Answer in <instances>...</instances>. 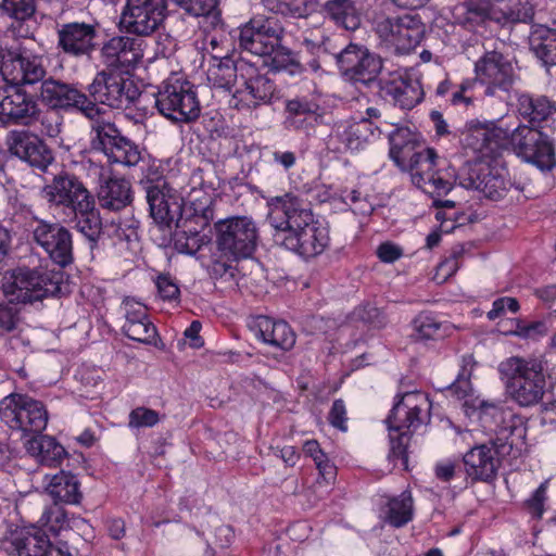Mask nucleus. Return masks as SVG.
Instances as JSON below:
<instances>
[{
    "label": "nucleus",
    "instance_id": "f257e3e1",
    "mask_svg": "<svg viewBox=\"0 0 556 556\" xmlns=\"http://www.w3.org/2000/svg\"><path fill=\"white\" fill-rule=\"evenodd\" d=\"M63 273L48 268H16L5 271L0 290L9 303L0 302V338L12 349L29 343L25 334L26 323L12 303L28 304L61 292Z\"/></svg>",
    "mask_w": 556,
    "mask_h": 556
},
{
    "label": "nucleus",
    "instance_id": "f03ea898",
    "mask_svg": "<svg viewBox=\"0 0 556 556\" xmlns=\"http://www.w3.org/2000/svg\"><path fill=\"white\" fill-rule=\"evenodd\" d=\"M267 204V218L277 245L306 260L323 254L329 247L328 226L315 219L300 197L289 192L270 198Z\"/></svg>",
    "mask_w": 556,
    "mask_h": 556
},
{
    "label": "nucleus",
    "instance_id": "7ed1b4c3",
    "mask_svg": "<svg viewBox=\"0 0 556 556\" xmlns=\"http://www.w3.org/2000/svg\"><path fill=\"white\" fill-rule=\"evenodd\" d=\"M476 364L472 355L462 358L460 369L454 380V397L459 401L460 410L466 417L477 416L485 428L495 432L492 444L497 446L498 452L510 454L517 444L515 437L525 438L526 428L521 418L503 403L484 401L475 395L470 379Z\"/></svg>",
    "mask_w": 556,
    "mask_h": 556
},
{
    "label": "nucleus",
    "instance_id": "20e7f679",
    "mask_svg": "<svg viewBox=\"0 0 556 556\" xmlns=\"http://www.w3.org/2000/svg\"><path fill=\"white\" fill-rule=\"evenodd\" d=\"M476 126L468 129L465 143L478 155L473 161L466 162L454 176V185L479 190L490 200L498 201L515 190L522 192L525 185L513 180L509 176L503 152L490 140L476 138Z\"/></svg>",
    "mask_w": 556,
    "mask_h": 556
},
{
    "label": "nucleus",
    "instance_id": "39448f33",
    "mask_svg": "<svg viewBox=\"0 0 556 556\" xmlns=\"http://www.w3.org/2000/svg\"><path fill=\"white\" fill-rule=\"evenodd\" d=\"M39 195L50 208L67 213L75 228L90 242H97L102 222L92 194L78 176L61 170L40 189Z\"/></svg>",
    "mask_w": 556,
    "mask_h": 556
},
{
    "label": "nucleus",
    "instance_id": "423d86ee",
    "mask_svg": "<svg viewBox=\"0 0 556 556\" xmlns=\"http://www.w3.org/2000/svg\"><path fill=\"white\" fill-rule=\"evenodd\" d=\"M475 137L492 141L503 153L510 147L519 159L542 172H549L556 166L553 140L543 131L528 125L510 127L504 125L502 119L497 124L488 122L476 125Z\"/></svg>",
    "mask_w": 556,
    "mask_h": 556
},
{
    "label": "nucleus",
    "instance_id": "0eeeda50",
    "mask_svg": "<svg viewBox=\"0 0 556 556\" xmlns=\"http://www.w3.org/2000/svg\"><path fill=\"white\" fill-rule=\"evenodd\" d=\"M390 157L410 174L413 184L431 193L442 194L450 190V182L438 172V154L434 149L422 148L417 135L407 127H396L389 135Z\"/></svg>",
    "mask_w": 556,
    "mask_h": 556
},
{
    "label": "nucleus",
    "instance_id": "6e6552de",
    "mask_svg": "<svg viewBox=\"0 0 556 556\" xmlns=\"http://www.w3.org/2000/svg\"><path fill=\"white\" fill-rule=\"evenodd\" d=\"M545 365L541 356H511L500 363L498 371L506 379L507 392L519 406L542 403L546 392Z\"/></svg>",
    "mask_w": 556,
    "mask_h": 556
},
{
    "label": "nucleus",
    "instance_id": "1a4fd4ad",
    "mask_svg": "<svg viewBox=\"0 0 556 556\" xmlns=\"http://www.w3.org/2000/svg\"><path fill=\"white\" fill-rule=\"evenodd\" d=\"M430 407L431 403L426 394L408 392L395 402L386 419L390 439L389 457L400 460L404 469L408 468L407 447L410 434L424 422L421 413Z\"/></svg>",
    "mask_w": 556,
    "mask_h": 556
},
{
    "label": "nucleus",
    "instance_id": "9d476101",
    "mask_svg": "<svg viewBox=\"0 0 556 556\" xmlns=\"http://www.w3.org/2000/svg\"><path fill=\"white\" fill-rule=\"evenodd\" d=\"M155 108L167 119L175 123H191L199 118L201 104L197 87L186 78L170 76L155 93Z\"/></svg>",
    "mask_w": 556,
    "mask_h": 556
},
{
    "label": "nucleus",
    "instance_id": "9b49d317",
    "mask_svg": "<svg viewBox=\"0 0 556 556\" xmlns=\"http://www.w3.org/2000/svg\"><path fill=\"white\" fill-rule=\"evenodd\" d=\"M90 149L102 153L110 164L127 167L137 166L144 161V152L137 143L125 137L117 126L97 117L90 126Z\"/></svg>",
    "mask_w": 556,
    "mask_h": 556
},
{
    "label": "nucleus",
    "instance_id": "f8f14e48",
    "mask_svg": "<svg viewBox=\"0 0 556 556\" xmlns=\"http://www.w3.org/2000/svg\"><path fill=\"white\" fill-rule=\"evenodd\" d=\"M90 149L102 153L110 164L127 167L137 166L144 161V152L137 143L125 137L117 126L97 117L90 126Z\"/></svg>",
    "mask_w": 556,
    "mask_h": 556
},
{
    "label": "nucleus",
    "instance_id": "ddd939ff",
    "mask_svg": "<svg viewBox=\"0 0 556 556\" xmlns=\"http://www.w3.org/2000/svg\"><path fill=\"white\" fill-rule=\"evenodd\" d=\"M215 243L227 260L239 261L252 256L257 247L258 229L248 216H232L215 223Z\"/></svg>",
    "mask_w": 556,
    "mask_h": 556
},
{
    "label": "nucleus",
    "instance_id": "4468645a",
    "mask_svg": "<svg viewBox=\"0 0 556 556\" xmlns=\"http://www.w3.org/2000/svg\"><path fill=\"white\" fill-rule=\"evenodd\" d=\"M239 73L238 84L228 100L229 108L251 112L271 103L276 85L266 73L251 62L241 65Z\"/></svg>",
    "mask_w": 556,
    "mask_h": 556
},
{
    "label": "nucleus",
    "instance_id": "2eb2a0df",
    "mask_svg": "<svg viewBox=\"0 0 556 556\" xmlns=\"http://www.w3.org/2000/svg\"><path fill=\"white\" fill-rule=\"evenodd\" d=\"M140 94L132 80L109 68L98 72L87 86V97L96 108L102 104L112 109H127Z\"/></svg>",
    "mask_w": 556,
    "mask_h": 556
},
{
    "label": "nucleus",
    "instance_id": "dca6fc26",
    "mask_svg": "<svg viewBox=\"0 0 556 556\" xmlns=\"http://www.w3.org/2000/svg\"><path fill=\"white\" fill-rule=\"evenodd\" d=\"M39 96L42 103L50 109L66 113H78L91 123L97 117L104 115V110L96 108L94 103L89 101L87 92L79 89L76 84L48 77L42 81Z\"/></svg>",
    "mask_w": 556,
    "mask_h": 556
},
{
    "label": "nucleus",
    "instance_id": "f3484780",
    "mask_svg": "<svg viewBox=\"0 0 556 556\" xmlns=\"http://www.w3.org/2000/svg\"><path fill=\"white\" fill-rule=\"evenodd\" d=\"M374 29L397 54L412 52L421 42L426 33V26L417 14L378 17Z\"/></svg>",
    "mask_w": 556,
    "mask_h": 556
},
{
    "label": "nucleus",
    "instance_id": "a211bd4d",
    "mask_svg": "<svg viewBox=\"0 0 556 556\" xmlns=\"http://www.w3.org/2000/svg\"><path fill=\"white\" fill-rule=\"evenodd\" d=\"M341 76L354 85L369 87L378 85L382 71V59L366 46L350 42L341 51L333 53Z\"/></svg>",
    "mask_w": 556,
    "mask_h": 556
},
{
    "label": "nucleus",
    "instance_id": "6ab92c4d",
    "mask_svg": "<svg viewBox=\"0 0 556 556\" xmlns=\"http://www.w3.org/2000/svg\"><path fill=\"white\" fill-rule=\"evenodd\" d=\"M0 419L11 429L41 433L48 424V412L42 402L26 394L11 393L0 402Z\"/></svg>",
    "mask_w": 556,
    "mask_h": 556
},
{
    "label": "nucleus",
    "instance_id": "aec40b11",
    "mask_svg": "<svg viewBox=\"0 0 556 556\" xmlns=\"http://www.w3.org/2000/svg\"><path fill=\"white\" fill-rule=\"evenodd\" d=\"M33 243L42 249L53 264L64 268L74 262L73 236L59 222L33 217L29 224Z\"/></svg>",
    "mask_w": 556,
    "mask_h": 556
},
{
    "label": "nucleus",
    "instance_id": "412c9836",
    "mask_svg": "<svg viewBox=\"0 0 556 556\" xmlns=\"http://www.w3.org/2000/svg\"><path fill=\"white\" fill-rule=\"evenodd\" d=\"M213 201L210 197L192 201L189 210L192 213L177 224L173 233V244L177 252L194 255L206 242L202 231L210 225L214 217Z\"/></svg>",
    "mask_w": 556,
    "mask_h": 556
},
{
    "label": "nucleus",
    "instance_id": "4be33fe9",
    "mask_svg": "<svg viewBox=\"0 0 556 556\" xmlns=\"http://www.w3.org/2000/svg\"><path fill=\"white\" fill-rule=\"evenodd\" d=\"M166 0H126L119 25L127 34L150 36L166 17Z\"/></svg>",
    "mask_w": 556,
    "mask_h": 556
},
{
    "label": "nucleus",
    "instance_id": "5701e85b",
    "mask_svg": "<svg viewBox=\"0 0 556 556\" xmlns=\"http://www.w3.org/2000/svg\"><path fill=\"white\" fill-rule=\"evenodd\" d=\"M475 73L476 79L485 86L484 94L488 97L508 94L516 79L511 61L496 50L486 51L475 63Z\"/></svg>",
    "mask_w": 556,
    "mask_h": 556
},
{
    "label": "nucleus",
    "instance_id": "b1692460",
    "mask_svg": "<svg viewBox=\"0 0 556 556\" xmlns=\"http://www.w3.org/2000/svg\"><path fill=\"white\" fill-rule=\"evenodd\" d=\"M285 29L273 17L256 16L239 28L238 41L241 49L266 56L282 41Z\"/></svg>",
    "mask_w": 556,
    "mask_h": 556
},
{
    "label": "nucleus",
    "instance_id": "393cba45",
    "mask_svg": "<svg viewBox=\"0 0 556 556\" xmlns=\"http://www.w3.org/2000/svg\"><path fill=\"white\" fill-rule=\"evenodd\" d=\"M99 24L70 22L62 24L56 31V47L72 58H90L99 47Z\"/></svg>",
    "mask_w": 556,
    "mask_h": 556
},
{
    "label": "nucleus",
    "instance_id": "a878e982",
    "mask_svg": "<svg viewBox=\"0 0 556 556\" xmlns=\"http://www.w3.org/2000/svg\"><path fill=\"white\" fill-rule=\"evenodd\" d=\"M47 68L42 55L27 49L9 51L4 62V79L18 87L33 86L41 83L47 77Z\"/></svg>",
    "mask_w": 556,
    "mask_h": 556
},
{
    "label": "nucleus",
    "instance_id": "bb28decb",
    "mask_svg": "<svg viewBox=\"0 0 556 556\" xmlns=\"http://www.w3.org/2000/svg\"><path fill=\"white\" fill-rule=\"evenodd\" d=\"M36 96L28 93L23 87L11 85L0 88V122L8 125L31 127L37 114Z\"/></svg>",
    "mask_w": 556,
    "mask_h": 556
},
{
    "label": "nucleus",
    "instance_id": "cd10ccee",
    "mask_svg": "<svg viewBox=\"0 0 556 556\" xmlns=\"http://www.w3.org/2000/svg\"><path fill=\"white\" fill-rule=\"evenodd\" d=\"M144 193L150 216L161 228L170 229L181 220L185 212L184 199L170 185L150 187Z\"/></svg>",
    "mask_w": 556,
    "mask_h": 556
},
{
    "label": "nucleus",
    "instance_id": "c85d7f7f",
    "mask_svg": "<svg viewBox=\"0 0 556 556\" xmlns=\"http://www.w3.org/2000/svg\"><path fill=\"white\" fill-rule=\"evenodd\" d=\"M7 144L12 155L41 172H46L54 161L52 150L38 136L27 130L9 131Z\"/></svg>",
    "mask_w": 556,
    "mask_h": 556
},
{
    "label": "nucleus",
    "instance_id": "c756f323",
    "mask_svg": "<svg viewBox=\"0 0 556 556\" xmlns=\"http://www.w3.org/2000/svg\"><path fill=\"white\" fill-rule=\"evenodd\" d=\"M382 98L403 110H412L424 99V89L417 79L406 74L392 73L378 81Z\"/></svg>",
    "mask_w": 556,
    "mask_h": 556
},
{
    "label": "nucleus",
    "instance_id": "7c9ffc66",
    "mask_svg": "<svg viewBox=\"0 0 556 556\" xmlns=\"http://www.w3.org/2000/svg\"><path fill=\"white\" fill-rule=\"evenodd\" d=\"M122 309L125 316V323L122 327L123 333L130 340L143 344H154L157 330L149 318L147 306L127 298L122 303Z\"/></svg>",
    "mask_w": 556,
    "mask_h": 556
},
{
    "label": "nucleus",
    "instance_id": "2f4dec72",
    "mask_svg": "<svg viewBox=\"0 0 556 556\" xmlns=\"http://www.w3.org/2000/svg\"><path fill=\"white\" fill-rule=\"evenodd\" d=\"M248 327L258 340L283 352L290 351L296 341L294 331L283 320L258 315L249 319Z\"/></svg>",
    "mask_w": 556,
    "mask_h": 556
},
{
    "label": "nucleus",
    "instance_id": "473e14b6",
    "mask_svg": "<svg viewBox=\"0 0 556 556\" xmlns=\"http://www.w3.org/2000/svg\"><path fill=\"white\" fill-rule=\"evenodd\" d=\"M140 42L128 36H116L101 48V58L109 70L134 68L142 59Z\"/></svg>",
    "mask_w": 556,
    "mask_h": 556
},
{
    "label": "nucleus",
    "instance_id": "72a5a7b5",
    "mask_svg": "<svg viewBox=\"0 0 556 556\" xmlns=\"http://www.w3.org/2000/svg\"><path fill=\"white\" fill-rule=\"evenodd\" d=\"M320 13L338 28L355 31L362 26L365 10L361 0H326Z\"/></svg>",
    "mask_w": 556,
    "mask_h": 556
},
{
    "label": "nucleus",
    "instance_id": "f704fd0d",
    "mask_svg": "<svg viewBox=\"0 0 556 556\" xmlns=\"http://www.w3.org/2000/svg\"><path fill=\"white\" fill-rule=\"evenodd\" d=\"M497 455L500 453L497 446H488L485 444L470 448L464 456L463 462L468 477L472 480L490 481L496 475L500 466Z\"/></svg>",
    "mask_w": 556,
    "mask_h": 556
},
{
    "label": "nucleus",
    "instance_id": "c9c22d12",
    "mask_svg": "<svg viewBox=\"0 0 556 556\" xmlns=\"http://www.w3.org/2000/svg\"><path fill=\"white\" fill-rule=\"evenodd\" d=\"M100 177L98 200L100 205L109 211H121L132 201L131 184L124 177L104 178L105 168L96 167Z\"/></svg>",
    "mask_w": 556,
    "mask_h": 556
},
{
    "label": "nucleus",
    "instance_id": "e433bc0d",
    "mask_svg": "<svg viewBox=\"0 0 556 556\" xmlns=\"http://www.w3.org/2000/svg\"><path fill=\"white\" fill-rule=\"evenodd\" d=\"M515 98L516 112L530 124L529 127L538 129L556 113V103L545 96L533 97L527 92L515 91Z\"/></svg>",
    "mask_w": 556,
    "mask_h": 556
},
{
    "label": "nucleus",
    "instance_id": "4c0bfd02",
    "mask_svg": "<svg viewBox=\"0 0 556 556\" xmlns=\"http://www.w3.org/2000/svg\"><path fill=\"white\" fill-rule=\"evenodd\" d=\"M249 61L240 59L235 61L228 55V52L212 53L208 68L206 72L207 80L214 88H222L233 91L240 78L239 70L241 65L248 64Z\"/></svg>",
    "mask_w": 556,
    "mask_h": 556
},
{
    "label": "nucleus",
    "instance_id": "58836bf2",
    "mask_svg": "<svg viewBox=\"0 0 556 556\" xmlns=\"http://www.w3.org/2000/svg\"><path fill=\"white\" fill-rule=\"evenodd\" d=\"M319 110V104L306 96L287 99L283 125L290 130H307L312 126L308 119L316 116Z\"/></svg>",
    "mask_w": 556,
    "mask_h": 556
},
{
    "label": "nucleus",
    "instance_id": "ea45409f",
    "mask_svg": "<svg viewBox=\"0 0 556 556\" xmlns=\"http://www.w3.org/2000/svg\"><path fill=\"white\" fill-rule=\"evenodd\" d=\"M533 24L529 34V46L545 67L556 66V24Z\"/></svg>",
    "mask_w": 556,
    "mask_h": 556
},
{
    "label": "nucleus",
    "instance_id": "a19ab883",
    "mask_svg": "<svg viewBox=\"0 0 556 556\" xmlns=\"http://www.w3.org/2000/svg\"><path fill=\"white\" fill-rule=\"evenodd\" d=\"M46 491L56 504L78 505L83 500L78 478L65 470H61L50 478Z\"/></svg>",
    "mask_w": 556,
    "mask_h": 556
},
{
    "label": "nucleus",
    "instance_id": "79ce46f5",
    "mask_svg": "<svg viewBox=\"0 0 556 556\" xmlns=\"http://www.w3.org/2000/svg\"><path fill=\"white\" fill-rule=\"evenodd\" d=\"M11 544L17 556H43L50 540L41 528L30 526L15 530L11 534Z\"/></svg>",
    "mask_w": 556,
    "mask_h": 556
},
{
    "label": "nucleus",
    "instance_id": "37998d69",
    "mask_svg": "<svg viewBox=\"0 0 556 556\" xmlns=\"http://www.w3.org/2000/svg\"><path fill=\"white\" fill-rule=\"evenodd\" d=\"M381 131L370 118H361L350 123L339 132L340 141L348 150L359 151L380 136Z\"/></svg>",
    "mask_w": 556,
    "mask_h": 556
},
{
    "label": "nucleus",
    "instance_id": "c03bdc74",
    "mask_svg": "<svg viewBox=\"0 0 556 556\" xmlns=\"http://www.w3.org/2000/svg\"><path fill=\"white\" fill-rule=\"evenodd\" d=\"M27 451L41 464L55 466L66 455L65 448L49 435L35 437L27 441Z\"/></svg>",
    "mask_w": 556,
    "mask_h": 556
},
{
    "label": "nucleus",
    "instance_id": "a18cd8bd",
    "mask_svg": "<svg viewBox=\"0 0 556 556\" xmlns=\"http://www.w3.org/2000/svg\"><path fill=\"white\" fill-rule=\"evenodd\" d=\"M457 13V22L460 24L480 23L485 20L495 22V13H501L490 0H468L454 8Z\"/></svg>",
    "mask_w": 556,
    "mask_h": 556
},
{
    "label": "nucleus",
    "instance_id": "49530a36",
    "mask_svg": "<svg viewBox=\"0 0 556 556\" xmlns=\"http://www.w3.org/2000/svg\"><path fill=\"white\" fill-rule=\"evenodd\" d=\"M386 521L394 528L407 525L414 516V502L410 491L405 490L387 503Z\"/></svg>",
    "mask_w": 556,
    "mask_h": 556
},
{
    "label": "nucleus",
    "instance_id": "de8ad7c7",
    "mask_svg": "<svg viewBox=\"0 0 556 556\" xmlns=\"http://www.w3.org/2000/svg\"><path fill=\"white\" fill-rule=\"evenodd\" d=\"M263 3L273 12L295 18L307 17L318 8V0H264Z\"/></svg>",
    "mask_w": 556,
    "mask_h": 556
},
{
    "label": "nucleus",
    "instance_id": "09e8293b",
    "mask_svg": "<svg viewBox=\"0 0 556 556\" xmlns=\"http://www.w3.org/2000/svg\"><path fill=\"white\" fill-rule=\"evenodd\" d=\"M271 56V67L276 71H286L291 75L300 74L304 71V66L298 58V54L291 49L285 47L279 42L277 48H274Z\"/></svg>",
    "mask_w": 556,
    "mask_h": 556
},
{
    "label": "nucleus",
    "instance_id": "8fccbe9b",
    "mask_svg": "<svg viewBox=\"0 0 556 556\" xmlns=\"http://www.w3.org/2000/svg\"><path fill=\"white\" fill-rule=\"evenodd\" d=\"M143 164L141 167L142 177L140 178V186L143 191H149L150 187H161L162 185H169L164 177V169L161 162L150 155L144 154V161H140Z\"/></svg>",
    "mask_w": 556,
    "mask_h": 556
},
{
    "label": "nucleus",
    "instance_id": "3c124183",
    "mask_svg": "<svg viewBox=\"0 0 556 556\" xmlns=\"http://www.w3.org/2000/svg\"><path fill=\"white\" fill-rule=\"evenodd\" d=\"M41 527L47 528L53 534H59L62 530L70 527L67 511L61 504L53 503L47 506L39 519Z\"/></svg>",
    "mask_w": 556,
    "mask_h": 556
},
{
    "label": "nucleus",
    "instance_id": "603ef678",
    "mask_svg": "<svg viewBox=\"0 0 556 556\" xmlns=\"http://www.w3.org/2000/svg\"><path fill=\"white\" fill-rule=\"evenodd\" d=\"M495 22L502 26H508L516 23H529L534 17V5L529 1L519 2L515 8L507 11L501 9V13H495Z\"/></svg>",
    "mask_w": 556,
    "mask_h": 556
},
{
    "label": "nucleus",
    "instance_id": "864d4df0",
    "mask_svg": "<svg viewBox=\"0 0 556 556\" xmlns=\"http://www.w3.org/2000/svg\"><path fill=\"white\" fill-rule=\"evenodd\" d=\"M37 123L40 124V131L42 135L49 138H56L62 130L63 117L59 114L58 110H46L42 111L37 105V114L33 118V126Z\"/></svg>",
    "mask_w": 556,
    "mask_h": 556
},
{
    "label": "nucleus",
    "instance_id": "5fc2aeb1",
    "mask_svg": "<svg viewBox=\"0 0 556 556\" xmlns=\"http://www.w3.org/2000/svg\"><path fill=\"white\" fill-rule=\"evenodd\" d=\"M416 337L420 340H434L442 337V323L430 313H420L414 320Z\"/></svg>",
    "mask_w": 556,
    "mask_h": 556
},
{
    "label": "nucleus",
    "instance_id": "6e6d98bb",
    "mask_svg": "<svg viewBox=\"0 0 556 556\" xmlns=\"http://www.w3.org/2000/svg\"><path fill=\"white\" fill-rule=\"evenodd\" d=\"M0 10L11 18L16 21H27L36 12L35 0H2Z\"/></svg>",
    "mask_w": 556,
    "mask_h": 556
},
{
    "label": "nucleus",
    "instance_id": "4d7b16f0",
    "mask_svg": "<svg viewBox=\"0 0 556 556\" xmlns=\"http://www.w3.org/2000/svg\"><path fill=\"white\" fill-rule=\"evenodd\" d=\"M178 7L193 16L215 15L219 0H173Z\"/></svg>",
    "mask_w": 556,
    "mask_h": 556
},
{
    "label": "nucleus",
    "instance_id": "13d9d810",
    "mask_svg": "<svg viewBox=\"0 0 556 556\" xmlns=\"http://www.w3.org/2000/svg\"><path fill=\"white\" fill-rule=\"evenodd\" d=\"M160 421L156 410L143 406L136 407L129 413L128 426L130 428H151Z\"/></svg>",
    "mask_w": 556,
    "mask_h": 556
},
{
    "label": "nucleus",
    "instance_id": "bf43d9fd",
    "mask_svg": "<svg viewBox=\"0 0 556 556\" xmlns=\"http://www.w3.org/2000/svg\"><path fill=\"white\" fill-rule=\"evenodd\" d=\"M157 292L164 301L178 302L180 289L175 278L168 274H161L155 280Z\"/></svg>",
    "mask_w": 556,
    "mask_h": 556
},
{
    "label": "nucleus",
    "instance_id": "052dcab7",
    "mask_svg": "<svg viewBox=\"0 0 556 556\" xmlns=\"http://www.w3.org/2000/svg\"><path fill=\"white\" fill-rule=\"evenodd\" d=\"M547 329L543 321L536 320L528 323L525 320H518L513 333L522 339L536 340L540 337H543Z\"/></svg>",
    "mask_w": 556,
    "mask_h": 556
},
{
    "label": "nucleus",
    "instance_id": "680f3d73",
    "mask_svg": "<svg viewBox=\"0 0 556 556\" xmlns=\"http://www.w3.org/2000/svg\"><path fill=\"white\" fill-rule=\"evenodd\" d=\"M546 500V482L540 484V486L533 492L530 498H528L523 506L525 509L534 518H541L544 511V502Z\"/></svg>",
    "mask_w": 556,
    "mask_h": 556
},
{
    "label": "nucleus",
    "instance_id": "e2e57ef3",
    "mask_svg": "<svg viewBox=\"0 0 556 556\" xmlns=\"http://www.w3.org/2000/svg\"><path fill=\"white\" fill-rule=\"evenodd\" d=\"M328 420L330 425L333 426L334 428L341 431L348 430L346 408L342 400L339 399L332 403L331 409L328 415Z\"/></svg>",
    "mask_w": 556,
    "mask_h": 556
},
{
    "label": "nucleus",
    "instance_id": "0e129e2a",
    "mask_svg": "<svg viewBox=\"0 0 556 556\" xmlns=\"http://www.w3.org/2000/svg\"><path fill=\"white\" fill-rule=\"evenodd\" d=\"M508 309L511 313H517L519 309V303L515 298H500L493 302L492 309L488 312V318L495 320Z\"/></svg>",
    "mask_w": 556,
    "mask_h": 556
},
{
    "label": "nucleus",
    "instance_id": "69168bd1",
    "mask_svg": "<svg viewBox=\"0 0 556 556\" xmlns=\"http://www.w3.org/2000/svg\"><path fill=\"white\" fill-rule=\"evenodd\" d=\"M329 43L330 39L325 34L316 38L305 37L302 42L303 47L314 56L320 52H330Z\"/></svg>",
    "mask_w": 556,
    "mask_h": 556
},
{
    "label": "nucleus",
    "instance_id": "338daca9",
    "mask_svg": "<svg viewBox=\"0 0 556 556\" xmlns=\"http://www.w3.org/2000/svg\"><path fill=\"white\" fill-rule=\"evenodd\" d=\"M377 255L383 263H393L403 255V251L394 243L384 242L377 248Z\"/></svg>",
    "mask_w": 556,
    "mask_h": 556
},
{
    "label": "nucleus",
    "instance_id": "774afa93",
    "mask_svg": "<svg viewBox=\"0 0 556 556\" xmlns=\"http://www.w3.org/2000/svg\"><path fill=\"white\" fill-rule=\"evenodd\" d=\"M271 155L274 164L280 166L285 170L291 169L298 161L296 154L292 151L275 150Z\"/></svg>",
    "mask_w": 556,
    "mask_h": 556
}]
</instances>
